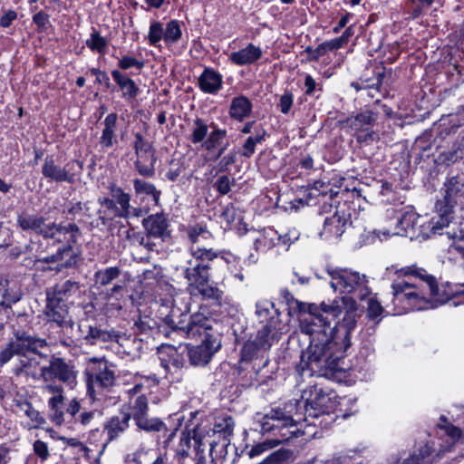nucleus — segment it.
Masks as SVG:
<instances>
[{"instance_id": "nucleus-38", "label": "nucleus", "mask_w": 464, "mask_h": 464, "mask_svg": "<svg viewBox=\"0 0 464 464\" xmlns=\"http://www.w3.org/2000/svg\"><path fill=\"white\" fill-rule=\"evenodd\" d=\"M132 184L136 195L150 196L155 204L159 203L161 192L154 184L138 178L132 180Z\"/></svg>"}, {"instance_id": "nucleus-53", "label": "nucleus", "mask_w": 464, "mask_h": 464, "mask_svg": "<svg viewBox=\"0 0 464 464\" xmlns=\"http://www.w3.org/2000/svg\"><path fill=\"white\" fill-rule=\"evenodd\" d=\"M51 232L53 233V239L55 237L57 233H72L70 242L74 243L76 241V234L80 233L79 227L74 223L63 225V223L51 222Z\"/></svg>"}, {"instance_id": "nucleus-9", "label": "nucleus", "mask_w": 464, "mask_h": 464, "mask_svg": "<svg viewBox=\"0 0 464 464\" xmlns=\"http://www.w3.org/2000/svg\"><path fill=\"white\" fill-rule=\"evenodd\" d=\"M444 186V198L435 204L440 219L432 222L430 230L433 234L439 233L440 230L450 224L454 206H459L461 209H464V172H458L450 176Z\"/></svg>"}, {"instance_id": "nucleus-5", "label": "nucleus", "mask_w": 464, "mask_h": 464, "mask_svg": "<svg viewBox=\"0 0 464 464\" xmlns=\"http://www.w3.org/2000/svg\"><path fill=\"white\" fill-rule=\"evenodd\" d=\"M12 334L9 342L23 346L19 353L14 355L18 357V361L12 368L14 375L32 377L34 380L42 379L41 372L37 373L35 369L40 365L38 357H45L39 350L47 346L46 340L20 329L14 330Z\"/></svg>"}, {"instance_id": "nucleus-21", "label": "nucleus", "mask_w": 464, "mask_h": 464, "mask_svg": "<svg viewBox=\"0 0 464 464\" xmlns=\"http://www.w3.org/2000/svg\"><path fill=\"white\" fill-rule=\"evenodd\" d=\"M347 218L336 211L324 221L320 236L324 239L339 238L345 231Z\"/></svg>"}, {"instance_id": "nucleus-59", "label": "nucleus", "mask_w": 464, "mask_h": 464, "mask_svg": "<svg viewBox=\"0 0 464 464\" xmlns=\"http://www.w3.org/2000/svg\"><path fill=\"white\" fill-rule=\"evenodd\" d=\"M440 420L443 422H447V419L445 417H440ZM439 429L443 430L444 433L449 437L450 442V445L452 446L456 441H458L462 434V431L459 428L452 425V424H439Z\"/></svg>"}, {"instance_id": "nucleus-63", "label": "nucleus", "mask_w": 464, "mask_h": 464, "mask_svg": "<svg viewBox=\"0 0 464 464\" xmlns=\"http://www.w3.org/2000/svg\"><path fill=\"white\" fill-rule=\"evenodd\" d=\"M367 317L371 320H376L379 322L381 318H379L384 309L382 304L375 298H369L367 302Z\"/></svg>"}, {"instance_id": "nucleus-56", "label": "nucleus", "mask_w": 464, "mask_h": 464, "mask_svg": "<svg viewBox=\"0 0 464 464\" xmlns=\"http://www.w3.org/2000/svg\"><path fill=\"white\" fill-rule=\"evenodd\" d=\"M135 140L133 142V149L136 156L141 154L154 153L155 150L152 144L144 139L143 135L140 132L134 134Z\"/></svg>"}, {"instance_id": "nucleus-23", "label": "nucleus", "mask_w": 464, "mask_h": 464, "mask_svg": "<svg viewBox=\"0 0 464 464\" xmlns=\"http://www.w3.org/2000/svg\"><path fill=\"white\" fill-rule=\"evenodd\" d=\"M111 74L121 92V98L130 102L139 95V86L128 74L118 69L112 70Z\"/></svg>"}, {"instance_id": "nucleus-1", "label": "nucleus", "mask_w": 464, "mask_h": 464, "mask_svg": "<svg viewBox=\"0 0 464 464\" xmlns=\"http://www.w3.org/2000/svg\"><path fill=\"white\" fill-rule=\"evenodd\" d=\"M382 279L391 281L392 303L405 310H424L444 304L449 295L440 293L436 278L416 265L387 267Z\"/></svg>"}, {"instance_id": "nucleus-3", "label": "nucleus", "mask_w": 464, "mask_h": 464, "mask_svg": "<svg viewBox=\"0 0 464 464\" xmlns=\"http://www.w3.org/2000/svg\"><path fill=\"white\" fill-rule=\"evenodd\" d=\"M350 346L351 341L347 338L343 342L340 337L314 339L302 352L296 371L301 376L334 378L346 370L344 354Z\"/></svg>"}, {"instance_id": "nucleus-40", "label": "nucleus", "mask_w": 464, "mask_h": 464, "mask_svg": "<svg viewBox=\"0 0 464 464\" xmlns=\"http://www.w3.org/2000/svg\"><path fill=\"white\" fill-rule=\"evenodd\" d=\"M121 275V269L119 266H110L96 271L93 278L96 285L106 286L116 280Z\"/></svg>"}, {"instance_id": "nucleus-7", "label": "nucleus", "mask_w": 464, "mask_h": 464, "mask_svg": "<svg viewBox=\"0 0 464 464\" xmlns=\"http://www.w3.org/2000/svg\"><path fill=\"white\" fill-rule=\"evenodd\" d=\"M302 398L304 401V420L310 424L327 428L337 418L335 410L336 395L332 391H325L318 384L304 391Z\"/></svg>"}, {"instance_id": "nucleus-44", "label": "nucleus", "mask_w": 464, "mask_h": 464, "mask_svg": "<svg viewBox=\"0 0 464 464\" xmlns=\"http://www.w3.org/2000/svg\"><path fill=\"white\" fill-rule=\"evenodd\" d=\"M85 44L91 51L100 54H105L108 43L107 40L101 35L100 32L92 27L90 38L85 41Z\"/></svg>"}, {"instance_id": "nucleus-50", "label": "nucleus", "mask_w": 464, "mask_h": 464, "mask_svg": "<svg viewBox=\"0 0 464 464\" xmlns=\"http://www.w3.org/2000/svg\"><path fill=\"white\" fill-rule=\"evenodd\" d=\"M131 403V412L130 413L131 414V418H133L134 421L148 414L149 403L145 395L136 397Z\"/></svg>"}, {"instance_id": "nucleus-30", "label": "nucleus", "mask_w": 464, "mask_h": 464, "mask_svg": "<svg viewBox=\"0 0 464 464\" xmlns=\"http://www.w3.org/2000/svg\"><path fill=\"white\" fill-rule=\"evenodd\" d=\"M78 290L79 283L72 280H66L48 289L46 295H50V296L68 304L69 298L75 295Z\"/></svg>"}, {"instance_id": "nucleus-55", "label": "nucleus", "mask_w": 464, "mask_h": 464, "mask_svg": "<svg viewBox=\"0 0 464 464\" xmlns=\"http://www.w3.org/2000/svg\"><path fill=\"white\" fill-rule=\"evenodd\" d=\"M187 235L189 241L195 244L198 242L200 237L205 239L210 237V232L208 230L206 225L198 223L194 226H189L187 228Z\"/></svg>"}, {"instance_id": "nucleus-29", "label": "nucleus", "mask_w": 464, "mask_h": 464, "mask_svg": "<svg viewBox=\"0 0 464 464\" xmlns=\"http://www.w3.org/2000/svg\"><path fill=\"white\" fill-rule=\"evenodd\" d=\"M419 218L420 217L412 209L401 213L400 216L397 217L396 231L392 234L412 237L414 234L411 235V231L414 230Z\"/></svg>"}, {"instance_id": "nucleus-48", "label": "nucleus", "mask_w": 464, "mask_h": 464, "mask_svg": "<svg viewBox=\"0 0 464 464\" xmlns=\"http://www.w3.org/2000/svg\"><path fill=\"white\" fill-rule=\"evenodd\" d=\"M234 427V419L231 416H227L216 421L213 431L220 434L224 439L228 440L233 433Z\"/></svg>"}, {"instance_id": "nucleus-35", "label": "nucleus", "mask_w": 464, "mask_h": 464, "mask_svg": "<svg viewBox=\"0 0 464 464\" xmlns=\"http://www.w3.org/2000/svg\"><path fill=\"white\" fill-rule=\"evenodd\" d=\"M210 132L206 140L202 143V147L207 151H215V148L220 146L222 142L227 140V131L226 129H221L214 121L209 124Z\"/></svg>"}, {"instance_id": "nucleus-18", "label": "nucleus", "mask_w": 464, "mask_h": 464, "mask_svg": "<svg viewBox=\"0 0 464 464\" xmlns=\"http://www.w3.org/2000/svg\"><path fill=\"white\" fill-rule=\"evenodd\" d=\"M159 353L160 364L165 370L166 374L177 372L186 364L183 353H179L174 346H168Z\"/></svg>"}, {"instance_id": "nucleus-45", "label": "nucleus", "mask_w": 464, "mask_h": 464, "mask_svg": "<svg viewBox=\"0 0 464 464\" xmlns=\"http://www.w3.org/2000/svg\"><path fill=\"white\" fill-rule=\"evenodd\" d=\"M182 36L180 22L170 20L164 28V42L167 44H177Z\"/></svg>"}, {"instance_id": "nucleus-4", "label": "nucleus", "mask_w": 464, "mask_h": 464, "mask_svg": "<svg viewBox=\"0 0 464 464\" xmlns=\"http://www.w3.org/2000/svg\"><path fill=\"white\" fill-rule=\"evenodd\" d=\"M345 299L323 302L320 306L311 304L309 313L300 320L301 334L307 336L309 342L314 339H331L340 337L336 319L343 313Z\"/></svg>"}, {"instance_id": "nucleus-19", "label": "nucleus", "mask_w": 464, "mask_h": 464, "mask_svg": "<svg viewBox=\"0 0 464 464\" xmlns=\"http://www.w3.org/2000/svg\"><path fill=\"white\" fill-rule=\"evenodd\" d=\"M130 419L131 414L124 411H121L119 414L111 417L104 424L107 440L112 441L120 438L128 430Z\"/></svg>"}, {"instance_id": "nucleus-46", "label": "nucleus", "mask_w": 464, "mask_h": 464, "mask_svg": "<svg viewBox=\"0 0 464 464\" xmlns=\"http://www.w3.org/2000/svg\"><path fill=\"white\" fill-rule=\"evenodd\" d=\"M189 250L192 257L188 261V264H197L204 260H214L218 256V252L212 248H201L192 246Z\"/></svg>"}, {"instance_id": "nucleus-2", "label": "nucleus", "mask_w": 464, "mask_h": 464, "mask_svg": "<svg viewBox=\"0 0 464 464\" xmlns=\"http://www.w3.org/2000/svg\"><path fill=\"white\" fill-rule=\"evenodd\" d=\"M206 309L200 307L199 311L191 314L189 320L178 323L170 316H166L162 324L159 326L160 332L172 339L203 337L200 344L187 346V354L193 366H205L213 355L220 349L221 340L218 334L213 331L214 320L206 314Z\"/></svg>"}, {"instance_id": "nucleus-13", "label": "nucleus", "mask_w": 464, "mask_h": 464, "mask_svg": "<svg viewBox=\"0 0 464 464\" xmlns=\"http://www.w3.org/2000/svg\"><path fill=\"white\" fill-rule=\"evenodd\" d=\"M41 376L44 382L55 379L72 389L77 383L78 371L72 361L53 356L48 365L41 367Z\"/></svg>"}, {"instance_id": "nucleus-31", "label": "nucleus", "mask_w": 464, "mask_h": 464, "mask_svg": "<svg viewBox=\"0 0 464 464\" xmlns=\"http://www.w3.org/2000/svg\"><path fill=\"white\" fill-rule=\"evenodd\" d=\"M373 73V78L362 77L358 82H353L351 86L357 92L362 90H378V88L381 87L385 75V67H375Z\"/></svg>"}, {"instance_id": "nucleus-37", "label": "nucleus", "mask_w": 464, "mask_h": 464, "mask_svg": "<svg viewBox=\"0 0 464 464\" xmlns=\"http://www.w3.org/2000/svg\"><path fill=\"white\" fill-rule=\"evenodd\" d=\"M63 400V395H53L48 400L49 417L56 425L64 421Z\"/></svg>"}, {"instance_id": "nucleus-61", "label": "nucleus", "mask_w": 464, "mask_h": 464, "mask_svg": "<svg viewBox=\"0 0 464 464\" xmlns=\"http://www.w3.org/2000/svg\"><path fill=\"white\" fill-rule=\"evenodd\" d=\"M304 93L307 96L314 97L318 99L322 92V85L317 82L310 74H307L304 78Z\"/></svg>"}, {"instance_id": "nucleus-20", "label": "nucleus", "mask_w": 464, "mask_h": 464, "mask_svg": "<svg viewBox=\"0 0 464 464\" xmlns=\"http://www.w3.org/2000/svg\"><path fill=\"white\" fill-rule=\"evenodd\" d=\"M199 90L207 94H217L223 88V76L211 67H205L198 78Z\"/></svg>"}, {"instance_id": "nucleus-34", "label": "nucleus", "mask_w": 464, "mask_h": 464, "mask_svg": "<svg viewBox=\"0 0 464 464\" xmlns=\"http://www.w3.org/2000/svg\"><path fill=\"white\" fill-rule=\"evenodd\" d=\"M195 290L204 300L210 301L214 305L222 306L224 304L227 303L224 292L216 285L205 283L204 286L197 287Z\"/></svg>"}, {"instance_id": "nucleus-43", "label": "nucleus", "mask_w": 464, "mask_h": 464, "mask_svg": "<svg viewBox=\"0 0 464 464\" xmlns=\"http://www.w3.org/2000/svg\"><path fill=\"white\" fill-rule=\"evenodd\" d=\"M354 304L355 302L353 300L350 308L345 311L342 319L341 326L345 329V333L343 336H340L341 342H343V340H346V338L350 341V333L356 325L358 314Z\"/></svg>"}, {"instance_id": "nucleus-10", "label": "nucleus", "mask_w": 464, "mask_h": 464, "mask_svg": "<svg viewBox=\"0 0 464 464\" xmlns=\"http://www.w3.org/2000/svg\"><path fill=\"white\" fill-rule=\"evenodd\" d=\"M273 322L262 325L255 336H250L240 350V361L245 362H254L253 370L256 373L268 364L266 356L274 342L272 334Z\"/></svg>"}, {"instance_id": "nucleus-47", "label": "nucleus", "mask_w": 464, "mask_h": 464, "mask_svg": "<svg viewBox=\"0 0 464 464\" xmlns=\"http://www.w3.org/2000/svg\"><path fill=\"white\" fill-rule=\"evenodd\" d=\"M70 245H64L61 247H59L56 251V253L53 255L44 256L43 252L37 251V254L35 255V263H43V264H54L58 263L63 260V256L64 255L70 254Z\"/></svg>"}, {"instance_id": "nucleus-60", "label": "nucleus", "mask_w": 464, "mask_h": 464, "mask_svg": "<svg viewBox=\"0 0 464 464\" xmlns=\"http://www.w3.org/2000/svg\"><path fill=\"white\" fill-rule=\"evenodd\" d=\"M234 184V178H229L227 175H222L214 183V188L219 195L225 196L229 193L231 187Z\"/></svg>"}, {"instance_id": "nucleus-64", "label": "nucleus", "mask_w": 464, "mask_h": 464, "mask_svg": "<svg viewBox=\"0 0 464 464\" xmlns=\"http://www.w3.org/2000/svg\"><path fill=\"white\" fill-rule=\"evenodd\" d=\"M431 448L429 445H425L420 450L418 455L413 454L410 458L406 459L401 464H423L426 457L431 454Z\"/></svg>"}, {"instance_id": "nucleus-62", "label": "nucleus", "mask_w": 464, "mask_h": 464, "mask_svg": "<svg viewBox=\"0 0 464 464\" xmlns=\"http://www.w3.org/2000/svg\"><path fill=\"white\" fill-rule=\"evenodd\" d=\"M237 152L235 149L231 150L227 154L222 156L218 160L217 165L218 172H227L231 165L237 161Z\"/></svg>"}, {"instance_id": "nucleus-17", "label": "nucleus", "mask_w": 464, "mask_h": 464, "mask_svg": "<svg viewBox=\"0 0 464 464\" xmlns=\"http://www.w3.org/2000/svg\"><path fill=\"white\" fill-rule=\"evenodd\" d=\"M21 299V295L8 287V283H0V332L13 312V305Z\"/></svg>"}, {"instance_id": "nucleus-42", "label": "nucleus", "mask_w": 464, "mask_h": 464, "mask_svg": "<svg viewBox=\"0 0 464 464\" xmlns=\"http://www.w3.org/2000/svg\"><path fill=\"white\" fill-rule=\"evenodd\" d=\"M209 124L201 119L197 118L193 121V127L189 136V140L193 144L203 143L208 135Z\"/></svg>"}, {"instance_id": "nucleus-25", "label": "nucleus", "mask_w": 464, "mask_h": 464, "mask_svg": "<svg viewBox=\"0 0 464 464\" xmlns=\"http://www.w3.org/2000/svg\"><path fill=\"white\" fill-rule=\"evenodd\" d=\"M142 225L150 236L153 238L164 239L169 236L168 232V219L163 214L150 215L144 218Z\"/></svg>"}, {"instance_id": "nucleus-58", "label": "nucleus", "mask_w": 464, "mask_h": 464, "mask_svg": "<svg viewBox=\"0 0 464 464\" xmlns=\"http://www.w3.org/2000/svg\"><path fill=\"white\" fill-rule=\"evenodd\" d=\"M101 337L99 341L106 343V342H116L120 343L121 346L124 345V342H130L129 338H126L124 334L121 332L116 331L114 329L110 330H102L101 329Z\"/></svg>"}, {"instance_id": "nucleus-27", "label": "nucleus", "mask_w": 464, "mask_h": 464, "mask_svg": "<svg viewBox=\"0 0 464 464\" xmlns=\"http://www.w3.org/2000/svg\"><path fill=\"white\" fill-rule=\"evenodd\" d=\"M252 102L245 95H239L232 99L228 114L230 118L237 121H243L252 111Z\"/></svg>"}, {"instance_id": "nucleus-26", "label": "nucleus", "mask_w": 464, "mask_h": 464, "mask_svg": "<svg viewBox=\"0 0 464 464\" xmlns=\"http://www.w3.org/2000/svg\"><path fill=\"white\" fill-rule=\"evenodd\" d=\"M191 440L194 441V447L197 450V454L202 456L204 450H201V437L198 434L196 427L191 430L183 431L180 436L179 444L177 448V455L180 459H184L188 456V450L191 446Z\"/></svg>"}, {"instance_id": "nucleus-6", "label": "nucleus", "mask_w": 464, "mask_h": 464, "mask_svg": "<svg viewBox=\"0 0 464 464\" xmlns=\"http://www.w3.org/2000/svg\"><path fill=\"white\" fill-rule=\"evenodd\" d=\"M295 422L296 420H294L292 415V410L271 409L260 420L261 432L263 434L273 433V435L279 437L253 446L247 452L249 458L253 459L269 449L287 441L293 433L287 429L295 426Z\"/></svg>"}, {"instance_id": "nucleus-8", "label": "nucleus", "mask_w": 464, "mask_h": 464, "mask_svg": "<svg viewBox=\"0 0 464 464\" xmlns=\"http://www.w3.org/2000/svg\"><path fill=\"white\" fill-rule=\"evenodd\" d=\"M326 273L330 276V285L334 292L352 295L351 297H344L345 303L349 299L363 300L371 294L366 276L349 268L327 266ZM343 297L341 299L343 300Z\"/></svg>"}, {"instance_id": "nucleus-16", "label": "nucleus", "mask_w": 464, "mask_h": 464, "mask_svg": "<svg viewBox=\"0 0 464 464\" xmlns=\"http://www.w3.org/2000/svg\"><path fill=\"white\" fill-rule=\"evenodd\" d=\"M109 189L117 206L116 218H128L130 216H140L141 210L130 206V195L129 193H126L121 187L115 184L110 185Z\"/></svg>"}, {"instance_id": "nucleus-28", "label": "nucleus", "mask_w": 464, "mask_h": 464, "mask_svg": "<svg viewBox=\"0 0 464 464\" xmlns=\"http://www.w3.org/2000/svg\"><path fill=\"white\" fill-rule=\"evenodd\" d=\"M256 314L258 316L260 323L264 324L263 325L267 324L274 320L272 334L275 335L276 323L278 322V311L276 309L275 304L268 300H263L256 303Z\"/></svg>"}, {"instance_id": "nucleus-57", "label": "nucleus", "mask_w": 464, "mask_h": 464, "mask_svg": "<svg viewBox=\"0 0 464 464\" xmlns=\"http://www.w3.org/2000/svg\"><path fill=\"white\" fill-rule=\"evenodd\" d=\"M375 121V114L372 111H364L354 117L353 126L355 129H364L372 126Z\"/></svg>"}, {"instance_id": "nucleus-49", "label": "nucleus", "mask_w": 464, "mask_h": 464, "mask_svg": "<svg viewBox=\"0 0 464 464\" xmlns=\"http://www.w3.org/2000/svg\"><path fill=\"white\" fill-rule=\"evenodd\" d=\"M22 349L23 346L8 340L0 349V368L8 363Z\"/></svg>"}, {"instance_id": "nucleus-24", "label": "nucleus", "mask_w": 464, "mask_h": 464, "mask_svg": "<svg viewBox=\"0 0 464 464\" xmlns=\"http://www.w3.org/2000/svg\"><path fill=\"white\" fill-rule=\"evenodd\" d=\"M263 52L260 47L248 44L245 48L233 52L229 55L232 63L237 66L250 65L262 57Z\"/></svg>"}, {"instance_id": "nucleus-14", "label": "nucleus", "mask_w": 464, "mask_h": 464, "mask_svg": "<svg viewBox=\"0 0 464 464\" xmlns=\"http://www.w3.org/2000/svg\"><path fill=\"white\" fill-rule=\"evenodd\" d=\"M44 314L48 323H52L60 327L63 333L72 331L74 323L69 314V305L63 301L55 299L50 295H46V304Z\"/></svg>"}, {"instance_id": "nucleus-32", "label": "nucleus", "mask_w": 464, "mask_h": 464, "mask_svg": "<svg viewBox=\"0 0 464 464\" xmlns=\"http://www.w3.org/2000/svg\"><path fill=\"white\" fill-rule=\"evenodd\" d=\"M157 157L154 153L141 154L137 156L134 167L138 173L144 178H153L156 173L155 164Z\"/></svg>"}, {"instance_id": "nucleus-15", "label": "nucleus", "mask_w": 464, "mask_h": 464, "mask_svg": "<svg viewBox=\"0 0 464 464\" xmlns=\"http://www.w3.org/2000/svg\"><path fill=\"white\" fill-rule=\"evenodd\" d=\"M16 224L24 232L42 236L45 239H53L51 222L47 223V218L43 216L24 211L17 215Z\"/></svg>"}, {"instance_id": "nucleus-12", "label": "nucleus", "mask_w": 464, "mask_h": 464, "mask_svg": "<svg viewBox=\"0 0 464 464\" xmlns=\"http://www.w3.org/2000/svg\"><path fill=\"white\" fill-rule=\"evenodd\" d=\"M82 170V161L72 160L64 166H61L53 155H47L42 166V175L44 178L48 181L56 183L66 182L73 184Z\"/></svg>"}, {"instance_id": "nucleus-33", "label": "nucleus", "mask_w": 464, "mask_h": 464, "mask_svg": "<svg viewBox=\"0 0 464 464\" xmlns=\"http://www.w3.org/2000/svg\"><path fill=\"white\" fill-rule=\"evenodd\" d=\"M117 121L118 115L115 112L108 114L104 119V128L100 138V143L103 148L108 149L113 146Z\"/></svg>"}, {"instance_id": "nucleus-39", "label": "nucleus", "mask_w": 464, "mask_h": 464, "mask_svg": "<svg viewBox=\"0 0 464 464\" xmlns=\"http://www.w3.org/2000/svg\"><path fill=\"white\" fill-rule=\"evenodd\" d=\"M14 405L23 411L32 421L37 425L45 423V419L33 407V404L25 398L20 397L14 401Z\"/></svg>"}, {"instance_id": "nucleus-22", "label": "nucleus", "mask_w": 464, "mask_h": 464, "mask_svg": "<svg viewBox=\"0 0 464 464\" xmlns=\"http://www.w3.org/2000/svg\"><path fill=\"white\" fill-rule=\"evenodd\" d=\"M184 277L188 281V289H196L204 286L205 283H209L211 275L207 271V266L198 264H188L183 270Z\"/></svg>"}, {"instance_id": "nucleus-54", "label": "nucleus", "mask_w": 464, "mask_h": 464, "mask_svg": "<svg viewBox=\"0 0 464 464\" xmlns=\"http://www.w3.org/2000/svg\"><path fill=\"white\" fill-rule=\"evenodd\" d=\"M164 40V28L161 23L153 21L150 23L148 40L150 45L159 46V43Z\"/></svg>"}, {"instance_id": "nucleus-36", "label": "nucleus", "mask_w": 464, "mask_h": 464, "mask_svg": "<svg viewBox=\"0 0 464 464\" xmlns=\"http://www.w3.org/2000/svg\"><path fill=\"white\" fill-rule=\"evenodd\" d=\"M276 231L273 228L264 229L254 238V248L256 251L266 252L276 244Z\"/></svg>"}, {"instance_id": "nucleus-11", "label": "nucleus", "mask_w": 464, "mask_h": 464, "mask_svg": "<svg viewBox=\"0 0 464 464\" xmlns=\"http://www.w3.org/2000/svg\"><path fill=\"white\" fill-rule=\"evenodd\" d=\"M84 375L87 392L92 398H95L97 393L112 387L116 382L112 365L109 364L106 360L91 358L84 370Z\"/></svg>"}, {"instance_id": "nucleus-51", "label": "nucleus", "mask_w": 464, "mask_h": 464, "mask_svg": "<svg viewBox=\"0 0 464 464\" xmlns=\"http://www.w3.org/2000/svg\"><path fill=\"white\" fill-rule=\"evenodd\" d=\"M463 152L461 149V145L458 142L454 143L450 150L442 151L439 155V160L441 163L450 165L451 163L456 162L457 160L462 159Z\"/></svg>"}, {"instance_id": "nucleus-41", "label": "nucleus", "mask_w": 464, "mask_h": 464, "mask_svg": "<svg viewBox=\"0 0 464 464\" xmlns=\"http://www.w3.org/2000/svg\"><path fill=\"white\" fill-rule=\"evenodd\" d=\"M135 424L146 432H160L167 430L166 424L160 418H150L148 414L136 420Z\"/></svg>"}, {"instance_id": "nucleus-52", "label": "nucleus", "mask_w": 464, "mask_h": 464, "mask_svg": "<svg viewBox=\"0 0 464 464\" xmlns=\"http://www.w3.org/2000/svg\"><path fill=\"white\" fill-rule=\"evenodd\" d=\"M265 136L266 130L262 129L261 132L256 131L255 137H248L244 142L241 155L246 158H250L255 153L256 145L261 143L265 140Z\"/></svg>"}]
</instances>
